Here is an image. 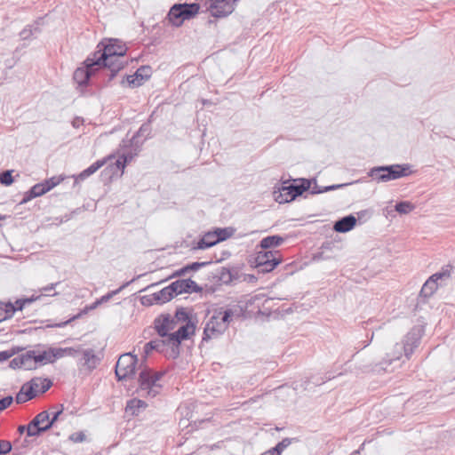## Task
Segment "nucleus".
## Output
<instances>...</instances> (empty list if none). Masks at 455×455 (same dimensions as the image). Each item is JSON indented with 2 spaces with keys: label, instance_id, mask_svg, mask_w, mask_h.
<instances>
[{
  "label": "nucleus",
  "instance_id": "obj_1",
  "mask_svg": "<svg viewBox=\"0 0 455 455\" xmlns=\"http://www.w3.org/2000/svg\"><path fill=\"white\" fill-rule=\"evenodd\" d=\"M97 47L99 50L93 56L87 57V84L95 71L110 82L126 64L121 59L125 56L127 47L118 39L110 38L107 44L100 43Z\"/></svg>",
  "mask_w": 455,
  "mask_h": 455
},
{
  "label": "nucleus",
  "instance_id": "obj_2",
  "mask_svg": "<svg viewBox=\"0 0 455 455\" xmlns=\"http://www.w3.org/2000/svg\"><path fill=\"white\" fill-rule=\"evenodd\" d=\"M311 188V180L307 179L294 180L292 182L284 181L282 186L274 190L275 200L279 204L290 203L300 196Z\"/></svg>",
  "mask_w": 455,
  "mask_h": 455
},
{
  "label": "nucleus",
  "instance_id": "obj_3",
  "mask_svg": "<svg viewBox=\"0 0 455 455\" xmlns=\"http://www.w3.org/2000/svg\"><path fill=\"white\" fill-rule=\"evenodd\" d=\"M410 168L411 165L408 164L380 165L371 168L368 171L367 175L378 183L387 182L407 177L411 174Z\"/></svg>",
  "mask_w": 455,
  "mask_h": 455
},
{
  "label": "nucleus",
  "instance_id": "obj_4",
  "mask_svg": "<svg viewBox=\"0 0 455 455\" xmlns=\"http://www.w3.org/2000/svg\"><path fill=\"white\" fill-rule=\"evenodd\" d=\"M201 5L198 3H177L174 4L167 13V20L175 28L182 26L185 20L194 19L200 12Z\"/></svg>",
  "mask_w": 455,
  "mask_h": 455
},
{
  "label": "nucleus",
  "instance_id": "obj_5",
  "mask_svg": "<svg viewBox=\"0 0 455 455\" xmlns=\"http://www.w3.org/2000/svg\"><path fill=\"white\" fill-rule=\"evenodd\" d=\"M52 386V381L50 379L33 378L21 386L16 395L15 401L18 404L24 403L35 398L37 393H45Z\"/></svg>",
  "mask_w": 455,
  "mask_h": 455
},
{
  "label": "nucleus",
  "instance_id": "obj_6",
  "mask_svg": "<svg viewBox=\"0 0 455 455\" xmlns=\"http://www.w3.org/2000/svg\"><path fill=\"white\" fill-rule=\"evenodd\" d=\"M163 373L153 372L150 370L144 369L139 374V387L137 393L141 397H156L161 391L162 386L158 384V380L162 378Z\"/></svg>",
  "mask_w": 455,
  "mask_h": 455
},
{
  "label": "nucleus",
  "instance_id": "obj_7",
  "mask_svg": "<svg viewBox=\"0 0 455 455\" xmlns=\"http://www.w3.org/2000/svg\"><path fill=\"white\" fill-rule=\"evenodd\" d=\"M196 323L194 321H188L185 324L180 326L176 331L172 332L168 339L171 346V356L172 358L179 357L180 354V344L183 340L188 339L190 336L195 334Z\"/></svg>",
  "mask_w": 455,
  "mask_h": 455
},
{
  "label": "nucleus",
  "instance_id": "obj_8",
  "mask_svg": "<svg viewBox=\"0 0 455 455\" xmlns=\"http://www.w3.org/2000/svg\"><path fill=\"white\" fill-rule=\"evenodd\" d=\"M240 0H207L205 12L216 19H224L229 16Z\"/></svg>",
  "mask_w": 455,
  "mask_h": 455
},
{
  "label": "nucleus",
  "instance_id": "obj_9",
  "mask_svg": "<svg viewBox=\"0 0 455 455\" xmlns=\"http://www.w3.org/2000/svg\"><path fill=\"white\" fill-rule=\"evenodd\" d=\"M138 358L131 353H126L119 356L116 364V376L118 380L126 379L135 374Z\"/></svg>",
  "mask_w": 455,
  "mask_h": 455
},
{
  "label": "nucleus",
  "instance_id": "obj_10",
  "mask_svg": "<svg viewBox=\"0 0 455 455\" xmlns=\"http://www.w3.org/2000/svg\"><path fill=\"white\" fill-rule=\"evenodd\" d=\"M154 328L161 338L170 337V331L173 330L177 323L175 318L169 314H162L154 320Z\"/></svg>",
  "mask_w": 455,
  "mask_h": 455
},
{
  "label": "nucleus",
  "instance_id": "obj_11",
  "mask_svg": "<svg viewBox=\"0 0 455 455\" xmlns=\"http://www.w3.org/2000/svg\"><path fill=\"white\" fill-rule=\"evenodd\" d=\"M421 337L422 333L420 330L418 328H413L404 337L403 344H396V347H398L400 350L403 349L404 355L407 359H409L413 354L414 349L419 347Z\"/></svg>",
  "mask_w": 455,
  "mask_h": 455
},
{
  "label": "nucleus",
  "instance_id": "obj_12",
  "mask_svg": "<svg viewBox=\"0 0 455 455\" xmlns=\"http://www.w3.org/2000/svg\"><path fill=\"white\" fill-rule=\"evenodd\" d=\"M226 329L227 326H225L223 323H220L218 321L217 316H212L204 327L202 342L209 341L212 338L219 337L226 331Z\"/></svg>",
  "mask_w": 455,
  "mask_h": 455
},
{
  "label": "nucleus",
  "instance_id": "obj_13",
  "mask_svg": "<svg viewBox=\"0 0 455 455\" xmlns=\"http://www.w3.org/2000/svg\"><path fill=\"white\" fill-rule=\"evenodd\" d=\"M65 350L63 348L51 347L48 350L37 352L35 350L36 363L40 365L52 363L56 359L64 355Z\"/></svg>",
  "mask_w": 455,
  "mask_h": 455
},
{
  "label": "nucleus",
  "instance_id": "obj_14",
  "mask_svg": "<svg viewBox=\"0 0 455 455\" xmlns=\"http://www.w3.org/2000/svg\"><path fill=\"white\" fill-rule=\"evenodd\" d=\"M172 289L175 290V294L180 295L182 293H198L203 291V288L199 286L192 279H179L172 283Z\"/></svg>",
  "mask_w": 455,
  "mask_h": 455
},
{
  "label": "nucleus",
  "instance_id": "obj_15",
  "mask_svg": "<svg viewBox=\"0 0 455 455\" xmlns=\"http://www.w3.org/2000/svg\"><path fill=\"white\" fill-rule=\"evenodd\" d=\"M152 74L151 68L149 66H141L139 68L134 75L127 76L126 82L132 88H136L142 85Z\"/></svg>",
  "mask_w": 455,
  "mask_h": 455
},
{
  "label": "nucleus",
  "instance_id": "obj_16",
  "mask_svg": "<svg viewBox=\"0 0 455 455\" xmlns=\"http://www.w3.org/2000/svg\"><path fill=\"white\" fill-rule=\"evenodd\" d=\"M52 189V186H44V182L35 184L29 190H28L20 201V204H27L33 198L37 196H41L50 191Z\"/></svg>",
  "mask_w": 455,
  "mask_h": 455
},
{
  "label": "nucleus",
  "instance_id": "obj_17",
  "mask_svg": "<svg viewBox=\"0 0 455 455\" xmlns=\"http://www.w3.org/2000/svg\"><path fill=\"white\" fill-rule=\"evenodd\" d=\"M355 224V217L352 214H349L338 220L333 225V229L339 233H346L352 230Z\"/></svg>",
  "mask_w": 455,
  "mask_h": 455
},
{
  "label": "nucleus",
  "instance_id": "obj_18",
  "mask_svg": "<svg viewBox=\"0 0 455 455\" xmlns=\"http://www.w3.org/2000/svg\"><path fill=\"white\" fill-rule=\"evenodd\" d=\"M73 80L77 84V90L83 95L85 92V60L82 61L73 75Z\"/></svg>",
  "mask_w": 455,
  "mask_h": 455
},
{
  "label": "nucleus",
  "instance_id": "obj_19",
  "mask_svg": "<svg viewBox=\"0 0 455 455\" xmlns=\"http://www.w3.org/2000/svg\"><path fill=\"white\" fill-rule=\"evenodd\" d=\"M174 296H176L175 290L172 289L171 283L161 291L153 293V299L156 301V304H164L169 302Z\"/></svg>",
  "mask_w": 455,
  "mask_h": 455
},
{
  "label": "nucleus",
  "instance_id": "obj_20",
  "mask_svg": "<svg viewBox=\"0 0 455 455\" xmlns=\"http://www.w3.org/2000/svg\"><path fill=\"white\" fill-rule=\"evenodd\" d=\"M438 283L434 282V278H428L423 284L419 294V299L425 302L427 299L431 297L438 289Z\"/></svg>",
  "mask_w": 455,
  "mask_h": 455
},
{
  "label": "nucleus",
  "instance_id": "obj_21",
  "mask_svg": "<svg viewBox=\"0 0 455 455\" xmlns=\"http://www.w3.org/2000/svg\"><path fill=\"white\" fill-rule=\"evenodd\" d=\"M148 404L144 401L133 398L127 402L125 411L132 416H137L142 410H145Z\"/></svg>",
  "mask_w": 455,
  "mask_h": 455
},
{
  "label": "nucleus",
  "instance_id": "obj_22",
  "mask_svg": "<svg viewBox=\"0 0 455 455\" xmlns=\"http://www.w3.org/2000/svg\"><path fill=\"white\" fill-rule=\"evenodd\" d=\"M284 241V238L278 235H268L264 237L260 242L259 246L262 250H267L274 247H277L281 245Z\"/></svg>",
  "mask_w": 455,
  "mask_h": 455
},
{
  "label": "nucleus",
  "instance_id": "obj_23",
  "mask_svg": "<svg viewBox=\"0 0 455 455\" xmlns=\"http://www.w3.org/2000/svg\"><path fill=\"white\" fill-rule=\"evenodd\" d=\"M165 346H170L168 339H153L147 342L144 346V353L149 355L152 351L163 352Z\"/></svg>",
  "mask_w": 455,
  "mask_h": 455
},
{
  "label": "nucleus",
  "instance_id": "obj_24",
  "mask_svg": "<svg viewBox=\"0 0 455 455\" xmlns=\"http://www.w3.org/2000/svg\"><path fill=\"white\" fill-rule=\"evenodd\" d=\"M216 236L213 234V231L206 232L202 238L197 242L196 246V249L204 250L210 247L216 245L218 241H216Z\"/></svg>",
  "mask_w": 455,
  "mask_h": 455
},
{
  "label": "nucleus",
  "instance_id": "obj_25",
  "mask_svg": "<svg viewBox=\"0 0 455 455\" xmlns=\"http://www.w3.org/2000/svg\"><path fill=\"white\" fill-rule=\"evenodd\" d=\"M273 257H275V255L272 251H259L256 253V255L252 259H251L249 260V262L251 263V267H257L259 265H262V264L267 262V260Z\"/></svg>",
  "mask_w": 455,
  "mask_h": 455
},
{
  "label": "nucleus",
  "instance_id": "obj_26",
  "mask_svg": "<svg viewBox=\"0 0 455 455\" xmlns=\"http://www.w3.org/2000/svg\"><path fill=\"white\" fill-rule=\"evenodd\" d=\"M209 261H204V262H192L190 264L186 265L185 267L176 270L171 277H177L186 275L189 271H197L203 267H205L209 265Z\"/></svg>",
  "mask_w": 455,
  "mask_h": 455
},
{
  "label": "nucleus",
  "instance_id": "obj_27",
  "mask_svg": "<svg viewBox=\"0 0 455 455\" xmlns=\"http://www.w3.org/2000/svg\"><path fill=\"white\" fill-rule=\"evenodd\" d=\"M22 358V367L26 370H34L37 368L35 358V350H28L25 354L20 355Z\"/></svg>",
  "mask_w": 455,
  "mask_h": 455
},
{
  "label": "nucleus",
  "instance_id": "obj_28",
  "mask_svg": "<svg viewBox=\"0 0 455 455\" xmlns=\"http://www.w3.org/2000/svg\"><path fill=\"white\" fill-rule=\"evenodd\" d=\"M212 231H213L214 235L217 238L216 241H218V243H220V242L226 241L227 239L230 238L235 233V228H230V227L229 228H216Z\"/></svg>",
  "mask_w": 455,
  "mask_h": 455
},
{
  "label": "nucleus",
  "instance_id": "obj_29",
  "mask_svg": "<svg viewBox=\"0 0 455 455\" xmlns=\"http://www.w3.org/2000/svg\"><path fill=\"white\" fill-rule=\"evenodd\" d=\"M298 439L297 438H283L281 442H279L275 447L269 449L270 451L274 454V455H281L282 452L289 446L291 445L293 442H297Z\"/></svg>",
  "mask_w": 455,
  "mask_h": 455
},
{
  "label": "nucleus",
  "instance_id": "obj_30",
  "mask_svg": "<svg viewBox=\"0 0 455 455\" xmlns=\"http://www.w3.org/2000/svg\"><path fill=\"white\" fill-rule=\"evenodd\" d=\"M41 296H31L28 298H20L17 299L14 302H12V306L14 307L15 311H21L27 305H30L36 300L39 299Z\"/></svg>",
  "mask_w": 455,
  "mask_h": 455
},
{
  "label": "nucleus",
  "instance_id": "obj_31",
  "mask_svg": "<svg viewBox=\"0 0 455 455\" xmlns=\"http://www.w3.org/2000/svg\"><path fill=\"white\" fill-rule=\"evenodd\" d=\"M281 263V259H277L275 257L270 258L267 262L259 265L256 268L259 269V272L260 273H269L273 271L279 264Z\"/></svg>",
  "mask_w": 455,
  "mask_h": 455
},
{
  "label": "nucleus",
  "instance_id": "obj_32",
  "mask_svg": "<svg viewBox=\"0 0 455 455\" xmlns=\"http://www.w3.org/2000/svg\"><path fill=\"white\" fill-rule=\"evenodd\" d=\"M452 270L451 265H446L442 267L439 272L433 274L430 278H434V282L438 283V281L447 280L451 277V273Z\"/></svg>",
  "mask_w": 455,
  "mask_h": 455
},
{
  "label": "nucleus",
  "instance_id": "obj_33",
  "mask_svg": "<svg viewBox=\"0 0 455 455\" xmlns=\"http://www.w3.org/2000/svg\"><path fill=\"white\" fill-rule=\"evenodd\" d=\"M333 378L334 376L331 372H326L323 376H312L305 383L307 385L312 383L315 386H320Z\"/></svg>",
  "mask_w": 455,
  "mask_h": 455
},
{
  "label": "nucleus",
  "instance_id": "obj_34",
  "mask_svg": "<svg viewBox=\"0 0 455 455\" xmlns=\"http://www.w3.org/2000/svg\"><path fill=\"white\" fill-rule=\"evenodd\" d=\"M0 306L2 307V311L4 312V316L0 318L1 320H7L13 316L15 314L14 307L12 306V302L7 301L4 302L0 300Z\"/></svg>",
  "mask_w": 455,
  "mask_h": 455
},
{
  "label": "nucleus",
  "instance_id": "obj_35",
  "mask_svg": "<svg viewBox=\"0 0 455 455\" xmlns=\"http://www.w3.org/2000/svg\"><path fill=\"white\" fill-rule=\"evenodd\" d=\"M85 312V309H83L81 310L80 314L69 318L68 320H66V321H63V322H60V323H52L51 320H46L44 321L46 323L45 327H36L35 330H38V329H44V328H53V327H64L66 326L67 324H68L71 321L78 318L81 314L84 313Z\"/></svg>",
  "mask_w": 455,
  "mask_h": 455
},
{
  "label": "nucleus",
  "instance_id": "obj_36",
  "mask_svg": "<svg viewBox=\"0 0 455 455\" xmlns=\"http://www.w3.org/2000/svg\"><path fill=\"white\" fill-rule=\"evenodd\" d=\"M399 358H400L399 355L395 356V357H390L387 355V357L384 358L382 362L377 363L374 366L373 371H378V372H379L380 371H388L387 366L390 365L393 362L399 360Z\"/></svg>",
  "mask_w": 455,
  "mask_h": 455
},
{
  "label": "nucleus",
  "instance_id": "obj_37",
  "mask_svg": "<svg viewBox=\"0 0 455 455\" xmlns=\"http://www.w3.org/2000/svg\"><path fill=\"white\" fill-rule=\"evenodd\" d=\"M415 206L408 201H401L395 204V210L401 214H407L413 211Z\"/></svg>",
  "mask_w": 455,
  "mask_h": 455
},
{
  "label": "nucleus",
  "instance_id": "obj_38",
  "mask_svg": "<svg viewBox=\"0 0 455 455\" xmlns=\"http://www.w3.org/2000/svg\"><path fill=\"white\" fill-rule=\"evenodd\" d=\"M173 318H175L176 323L179 322L188 323V321H193L189 313L182 307H177Z\"/></svg>",
  "mask_w": 455,
  "mask_h": 455
},
{
  "label": "nucleus",
  "instance_id": "obj_39",
  "mask_svg": "<svg viewBox=\"0 0 455 455\" xmlns=\"http://www.w3.org/2000/svg\"><path fill=\"white\" fill-rule=\"evenodd\" d=\"M231 275L230 268L227 267H222L218 273L220 281L224 284H230L233 283Z\"/></svg>",
  "mask_w": 455,
  "mask_h": 455
},
{
  "label": "nucleus",
  "instance_id": "obj_40",
  "mask_svg": "<svg viewBox=\"0 0 455 455\" xmlns=\"http://www.w3.org/2000/svg\"><path fill=\"white\" fill-rule=\"evenodd\" d=\"M100 357L93 354L92 350L87 349V370H93L100 362Z\"/></svg>",
  "mask_w": 455,
  "mask_h": 455
},
{
  "label": "nucleus",
  "instance_id": "obj_41",
  "mask_svg": "<svg viewBox=\"0 0 455 455\" xmlns=\"http://www.w3.org/2000/svg\"><path fill=\"white\" fill-rule=\"evenodd\" d=\"M27 428L28 437H37L48 431V427H46L45 424L43 427H32V424L28 423Z\"/></svg>",
  "mask_w": 455,
  "mask_h": 455
},
{
  "label": "nucleus",
  "instance_id": "obj_42",
  "mask_svg": "<svg viewBox=\"0 0 455 455\" xmlns=\"http://www.w3.org/2000/svg\"><path fill=\"white\" fill-rule=\"evenodd\" d=\"M23 348L20 347H12L11 349L0 351V363H3L4 361H7L16 354H18L20 351H21Z\"/></svg>",
  "mask_w": 455,
  "mask_h": 455
},
{
  "label": "nucleus",
  "instance_id": "obj_43",
  "mask_svg": "<svg viewBox=\"0 0 455 455\" xmlns=\"http://www.w3.org/2000/svg\"><path fill=\"white\" fill-rule=\"evenodd\" d=\"M12 170H7L0 173V183L4 186H10L12 184L14 179L12 177Z\"/></svg>",
  "mask_w": 455,
  "mask_h": 455
},
{
  "label": "nucleus",
  "instance_id": "obj_44",
  "mask_svg": "<svg viewBox=\"0 0 455 455\" xmlns=\"http://www.w3.org/2000/svg\"><path fill=\"white\" fill-rule=\"evenodd\" d=\"M151 133V125L149 123L143 124L133 139L143 137L145 140L150 136Z\"/></svg>",
  "mask_w": 455,
  "mask_h": 455
},
{
  "label": "nucleus",
  "instance_id": "obj_45",
  "mask_svg": "<svg viewBox=\"0 0 455 455\" xmlns=\"http://www.w3.org/2000/svg\"><path fill=\"white\" fill-rule=\"evenodd\" d=\"M135 280V278H133L132 281L130 282H127L125 283L124 284H123L121 287H119L118 289L115 290V291H112L108 293H107L106 295H103L101 298H100V301L101 302V304L105 303V302H108L110 299L113 298L114 295L117 294L122 289H124V287H126L130 283H132L133 281Z\"/></svg>",
  "mask_w": 455,
  "mask_h": 455
},
{
  "label": "nucleus",
  "instance_id": "obj_46",
  "mask_svg": "<svg viewBox=\"0 0 455 455\" xmlns=\"http://www.w3.org/2000/svg\"><path fill=\"white\" fill-rule=\"evenodd\" d=\"M310 180H311V184L314 183V187L312 188V189L310 191V193L312 195H318V194L329 192V186H325V187L318 186L315 179H312Z\"/></svg>",
  "mask_w": 455,
  "mask_h": 455
},
{
  "label": "nucleus",
  "instance_id": "obj_47",
  "mask_svg": "<svg viewBox=\"0 0 455 455\" xmlns=\"http://www.w3.org/2000/svg\"><path fill=\"white\" fill-rule=\"evenodd\" d=\"M222 314L220 323L225 324L228 327V323L232 320V316L234 315V311L230 308L224 310L223 312H220Z\"/></svg>",
  "mask_w": 455,
  "mask_h": 455
},
{
  "label": "nucleus",
  "instance_id": "obj_48",
  "mask_svg": "<svg viewBox=\"0 0 455 455\" xmlns=\"http://www.w3.org/2000/svg\"><path fill=\"white\" fill-rule=\"evenodd\" d=\"M62 411H63V409L61 408L56 411L52 412V417L51 418L49 417L48 423L45 424L46 427H48V430L52 427L54 423L58 420L59 417L62 413Z\"/></svg>",
  "mask_w": 455,
  "mask_h": 455
},
{
  "label": "nucleus",
  "instance_id": "obj_49",
  "mask_svg": "<svg viewBox=\"0 0 455 455\" xmlns=\"http://www.w3.org/2000/svg\"><path fill=\"white\" fill-rule=\"evenodd\" d=\"M12 446L9 441H0V455H5L12 451Z\"/></svg>",
  "mask_w": 455,
  "mask_h": 455
},
{
  "label": "nucleus",
  "instance_id": "obj_50",
  "mask_svg": "<svg viewBox=\"0 0 455 455\" xmlns=\"http://www.w3.org/2000/svg\"><path fill=\"white\" fill-rule=\"evenodd\" d=\"M33 26H27L20 32V36L22 40H28L33 36Z\"/></svg>",
  "mask_w": 455,
  "mask_h": 455
},
{
  "label": "nucleus",
  "instance_id": "obj_51",
  "mask_svg": "<svg viewBox=\"0 0 455 455\" xmlns=\"http://www.w3.org/2000/svg\"><path fill=\"white\" fill-rule=\"evenodd\" d=\"M13 402L12 395H7L0 399V411L7 409Z\"/></svg>",
  "mask_w": 455,
  "mask_h": 455
},
{
  "label": "nucleus",
  "instance_id": "obj_52",
  "mask_svg": "<svg viewBox=\"0 0 455 455\" xmlns=\"http://www.w3.org/2000/svg\"><path fill=\"white\" fill-rule=\"evenodd\" d=\"M230 273L232 274V282L239 281L243 277V274L240 273V267L237 266L230 267Z\"/></svg>",
  "mask_w": 455,
  "mask_h": 455
},
{
  "label": "nucleus",
  "instance_id": "obj_53",
  "mask_svg": "<svg viewBox=\"0 0 455 455\" xmlns=\"http://www.w3.org/2000/svg\"><path fill=\"white\" fill-rule=\"evenodd\" d=\"M84 439H85V434L84 431L73 433L69 436V440L73 441L74 443L83 442Z\"/></svg>",
  "mask_w": 455,
  "mask_h": 455
},
{
  "label": "nucleus",
  "instance_id": "obj_54",
  "mask_svg": "<svg viewBox=\"0 0 455 455\" xmlns=\"http://www.w3.org/2000/svg\"><path fill=\"white\" fill-rule=\"evenodd\" d=\"M9 367L12 369H19L22 367V358L21 355H18L12 359L9 363Z\"/></svg>",
  "mask_w": 455,
  "mask_h": 455
},
{
  "label": "nucleus",
  "instance_id": "obj_55",
  "mask_svg": "<svg viewBox=\"0 0 455 455\" xmlns=\"http://www.w3.org/2000/svg\"><path fill=\"white\" fill-rule=\"evenodd\" d=\"M102 161H97L91 166L87 167V176L93 174L100 166H102Z\"/></svg>",
  "mask_w": 455,
  "mask_h": 455
},
{
  "label": "nucleus",
  "instance_id": "obj_56",
  "mask_svg": "<svg viewBox=\"0 0 455 455\" xmlns=\"http://www.w3.org/2000/svg\"><path fill=\"white\" fill-rule=\"evenodd\" d=\"M115 164L116 165L117 169L123 172L127 164V160H125V157H121L119 156V157L116 160Z\"/></svg>",
  "mask_w": 455,
  "mask_h": 455
},
{
  "label": "nucleus",
  "instance_id": "obj_57",
  "mask_svg": "<svg viewBox=\"0 0 455 455\" xmlns=\"http://www.w3.org/2000/svg\"><path fill=\"white\" fill-rule=\"evenodd\" d=\"M39 421L41 422V426H44V423H48L49 420V412L46 411H41L37 414Z\"/></svg>",
  "mask_w": 455,
  "mask_h": 455
},
{
  "label": "nucleus",
  "instance_id": "obj_58",
  "mask_svg": "<svg viewBox=\"0 0 455 455\" xmlns=\"http://www.w3.org/2000/svg\"><path fill=\"white\" fill-rule=\"evenodd\" d=\"M141 303L144 306H152L153 304H156V301L153 299V294L149 296H143L141 298Z\"/></svg>",
  "mask_w": 455,
  "mask_h": 455
},
{
  "label": "nucleus",
  "instance_id": "obj_59",
  "mask_svg": "<svg viewBox=\"0 0 455 455\" xmlns=\"http://www.w3.org/2000/svg\"><path fill=\"white\" fill-rule=\"evenodd\" d=\"M358 182L357 180L355 181V182H351V183H341V184H335V185H330L329 186V192L330 191H333V190H337V189H339V188H345L348 185H351L353 183H356Z\"/></svg>",
  "mask_w": 455,
  "mask_h": 455
},
{
  "label": "nucleus",
  "instance_id": "obj_60",
  "mask_svg": "<svg viewBox=\"0 0 455 455\" xmlns=\"http://www.w3.org/2000/svg\"><path fill=\"white\" fill-rule=\"evenodd\" d=\"M257 277L254 275L251 274H243V281H245L247 283H256Z\"/></svg>",
  "mask_w": 455,
  "mask_h": 455
},
{
  "label": "nucleus",
  "instance_id": "obj_61",
  "mask_svg": "<svg viewBox=\"0 0 455 455\" xmlns=\"http://www.w3.org/2000/svg\"><path fill=\"white\" fill-rule=\"evenodd\" d=\"M41 20H42V19H40L39 20L36 21L34 24L31 25V26H33L32 27L33 36H36L37 34H39L41 32V29L39 28V26L41 24Z\"/></svg>",
  "mask_w": 455,
  "mask_h": 455
},
{
  "label": "nucleus",
  "instance_id": "obj_62",
  "mask_svg": "<svg viewBox=\"0 0 455 455\" xmlns=\"http://www.w3.org/2000/svg\"><path fill=\"white\" fill-rule=\"evenodd\" d=\"M60 180H56L55 178H51L44 181V186H52V189L59 184Z\"/></svg>",
  "mask_w": 455,
  "mask_h": 455
},
{
  "label": "nucleus",
  "instance_id": "obj_63",
  "mask_svg": "<svg viewBox=\"0 0 455 455\" xmlns=\"http://www.w3.org/2000/svg\"><path fill=\"white\" fill-rule=\"evenodd\" d=\"M100 305H101V302L100 301V299H96L95 302H93L92 304H91L90 306H87V312L89 311H92L95 308H97Z\"/></svg>",
  "mask_w": 455,
  "mask_h": 455
},
{
  "label": "nucleus",
  "instance_id": "obj_64",
  "mask_svg": "<svg viewBox=\"0 0 455 455\" xmlns=\"http://www.w3.org/2000/svg\"><path fill=\"white\" fill-rule=\"evenodd\" d=\"M85 180V170L82 171L75 179V183L83 181Z\"/></svg>",
  "mask_w": 455,
  "mask_h": 455
}]
</instances>
